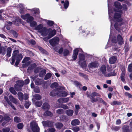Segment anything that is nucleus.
I'll use <instances>...</instances> for the list:
<instances>
[{
  "label": "nucleus",
  "instance_id": "nucleus-14",
  "mask_svg": "<svg viewBox=\"0 0 132 132\" xmlns=\"http://www.w3.org/2000/svg\"><path fill=\"white\" fill-rule=\"evenodd\" d=\"M9 97L10 100L13 103L16 104H19L18 100L14 98L12 96L10 95Z\"/></svg>",
  "mask_w": 132,
  "mask_h": 132
},
{
  "label": "nucleus",
  "instance_id": "nucleus-13",
  "mask_svg": "<svg viewBox=\"0 0 132 132\" xmlns=\"http://www.w3.org/2000/svg\"><path fill=\"white\" fill-rule=\"evenodd\" d=\"M78 51V48H76L73 51L72 56V58L74 60H75L77 57Z\"/></svg>",
  "mask_w": 132,
  "mask_h": 132
},
{
  "label": "nucleus",
  "instance_id": "nucleus-28",
  "mask_svg": "<svg viewBox=\"0 0 132 132\" xmlns=\"http://www.w3.org/2000/svg\"><path fill=\"white\" fill-rule=\"evenodd\" d=\"M17 94L19 100L21 101H22L23 98V93L21 92H19Z\"/></svg>",
  "mask_w": 132,
  "mask_h": 132
},
{
  "label": "nucleus",
  "instance_id": "nucleus-43",
  "mask_svg": "<svg viewBox=\"0 0 132 132\" xmlns=\"http://www.w3.org/2000/svg\"><path fill=\"white\" fill-rule=\"evenodd\" d=\"M16 84L18 85L21 87L23 86V85L24 84V82L21 80L19 81H18Z\"/></svg>",
  "mask_w": 132,
  "mask_h": 132
},
{
  "label": "nucleus",
  "instance_id": "nucleus-61",
  "mask_svg": "<svg viewBox=\"0 0 132 132\" xmlns=\"http://www.w3.org/2000/svg\"><path fill=\"white\" fill-rule=\"evenodd\" d=\"M125 95L126 96H128L129 98H132V95L129 93L128 92L125 93Z\"/></svg>",
  "mask_w": 132,
  "mask_h": 132
},
{
  "label": "nucleus",
  "instance_id": "nucleus-23",
  "mask_svg": "<svg viewBox=\"0 0 132 132\" xmlns=\"http://www.w3.org/2000/svg\"><path fill=\"white\" fill-rule=\"evenodd\" d=\"M60 120L61 121H67L68 120V117L65 115H61L60 117Z\"/></svg>",
  "mask_w": 132,
  "mask_h": 132
},
{
  "label": "nucleus",
  "instance_id": "nucleus-60",
  "mask_svg": "<svg viewBox=\"0 0 132 132\" xmlns=\"http://www.w3.org/2000/svg\"><path fill=\"white\" fill-rule=\"evenodd\" d=\"M79 75L80 76H81L82 77H84V78H86L87 77V76L84 73H81L79 72Z\"/></svg>",
  "mask_w": 132,
  "mask_h": 132
},
{
  "label": "nucleus",
  "instance_id": "nucleus-56",
  "mask_svg": "<svg viewBox=\"0 0 132 132\" xmlns=\"http://www.w3.org/2000/svg\"><path fill=\"white\" fill-rule=\"evenodd\" d=\"M62 98L63 103L67 102L69 100V98L68 97L63 98Z\"/></svg>",
  "mask_w": 132,
  "mask_h": 132
},
{
  "label": "nucleus",
  "instance_id": "nucleus-39",
  "mask_svg": "<svg viewBox=\"0 0 132 132\" xmlns=\"http://www.w3.org/2000/svg\"><path fill=\"white\" fill-rule=\"evenodd\" d=\"M63 53L64 56H67L68 55L69 53V52L67 49H65L64 50Z\"/></svg>",
  "mask_w": 132,
  "mask_h": 132
},
{
  "label": "nucleus",
  "instance_id": "nucleus-64",
  "mask_svg": "<svg viewBox=\"0 0 132 132\" xmlns=\"http://www.w3.org/2000/svg\"><path fill=\"white\" fill-rule=\"evenodd\" d=\"M122 9L124 10H126L127 9V5L125 4H123L122 6Z\"/></svg>",
  "mask_w": 132,
  "mask_h": 132
},
{
  "label": "nucleus",
  "instance_id": "nucleus-11",
  "mask_svg": "<svg viewBox=\"0 0 132 132\" xmlns=\"http://www.w3.org/2000/svg\"><path fill=\"white\" fill-rule=\"evenodd\" d=\"M117 60V57L116 56H112L109 59V62L111 64H113L116 63Z\"/></svg>",
  "mask_w": 132,
  "mask_h": 132
},
{
  "label": "nucleus",
  "instance_id": "nucleus-1",
  "mask_svg": "<svg viewBox=\"0 0 132 132\" xmlns=\"http://www.w3.org/2000/svg\"><path fill=\"white\" fill-rule=\"evenodd\" d=\"M114 5L115 7L114 9V11L117 12L114 14V20H115L117 22L115 23L114 27L117 30H118L121 29V26L122 24V23L121 22L122 19L120 18V17L122 13L121 9L122 6L120 3L117 1L114 2Z\"/></svg>",
  "mask_w": 132,
  "mask_h": 132
},
{
  "label": "nucleus",
  "instance_id": "nucleus-35",
  "mask_svg": "<svg viewBox=\"0 0 132 132\" xmlns=\"http://www.w3.org/2000/svg\"><path fill=\"white\" fill-rule=\"evenodd\" d=\"M123 132H130L129 129L128 127L127 126H124L123 128Z\"/></svg>",
  "mask_w": 132,
  "mask_h": 132
},
{
  "label": "nucleus",
  "instance_id": "nucleus-59",
  "mask_svg": "<svg viewBox=\"0 0 132 132\" xmlns=\"http://www.w3.org/2000/svg\"><path fill=\"white\" fill-rule=\"evenodd\" d=\"M120 127L115 126L113 127L112 129L115 131H117L120 129Z\"/></svg>",
  "mask_w": 132,
  "mask_h": 132
},
{
  "label": "nucleus",
  "instance_id": "nucleus-46",
  "mask_svg": "<svg viewBox=\"0 0 132 132\" xmlns=\"http://www.w3.org/2000/svg\"><path fill=\"white\" fill-rule=\"evenodd\" d=\"M42 103V102L41 101H37L35 103V105L38 107H40Z\"/></svg>",
  "mask_w": 132,
  "mask_h": 132
},
{
  "label": "nucleus",
  "instance_id": "nucleus-2",
  "mask_svg": "<svg viewBox=\"0 0 132 132\" xmlns=\"http://www.w3.org/2000/svg\"><path fill=\"white\" fill-rule=\"evenodd\" d=\"M23 57L22 54L19 53V51L18 50L14 51L12 54V61L11 62V64L12 65L14 64L16 60L15 65L16 66L18 65L20 61L22 59Z\"/></svg>",
  "mask_w": 132,
  "mask_h": 132
},
{
  "label": "nucleus",
  "instance_id": "nucleus-7",
  "mask_svg": "<svg viewBox=\"0 0 132 132\" xmlns=\"http://www.w3.org/2000/svg\"><path fill=\"white\" fill-rule=\"evenodd\" d=\"M112 43H118L120 45H121L124 43L123 38L120 34L118 35L117 39H116L115 38H113L112 40Z\"/></svg>",
  "mask_w": 132,
  "mask_h": 132
},
{
  "label": "nucleus",
  "instance_id": "nucleus-26",
  "mask_svg": "<svg viewBox=\"0 0 132 132\" xmlns=\"http://www.w3.org/2000/svg\"><path fill=\"white\" fill-rule=\"evenodd\" d=\"M61 3L62 4L64 3V8L65 9H67L69 4L68 1L67 0L64 2V1H61Z\"/></svg>",
  "mask_w": 132,
  "mask_h": 132
},
{
  "label": "nucleus",
  "instance_id": "nucleus-38",
  "mask_svg": "<svg viewBox=\"0 0 132 132\" xmlns=\"http://www.w3.org/2000/svg\"><path fill=\"white\" fill-rule=\"evenodd\" d=\"M75 107L76 110H75V113L76 114H77L80 108L79 105H75Z\"/></svg>",
  "mask_w": 132,
  "mask_h": 132
},
{
  "label": "nucleus",
  "instance_id": "nucleus-5",
  "mask_svg": "<svg viewBox=\"0 0 132 132\" xmlns=\"http://www.w3.org/2000/svg\"><path fill=\"white\" fill-rule=\"evenodd\" d=\"M30 128L33 132H39L40 129L37 124L34 121L30 123Z\"/></svg>",
  "mask_w": 132,
  "mask_h": 132
},
{
  "label": "nucleus",
  "instance_id": "nucleus-9",
  "mask_svg": "<svg viewBox=\"0 0 132 132\" xmlns=\"http://www.w3.org/2000/svg\"><path fill=\"white\" fill-rule=\"evenodd\" d=\"M21 17L24 20L27 19V22L30 21V20H32L33 19V17L32 16H30V15L28 14H27L24 15H21Z\"/></svg>",
  "mask_w": 132,
  "mask_h": 132
},
{
  "label": "nucleus",
  "instance_id": "nucleus-42",
  "mask_svg": "<svg viewBox=\"0 0 132 132\" xmlns=\"http://www.w3.org/2000/svg\"><path fill=\"white\" fill-rule=\"evenodd\" d=\"M52 75L50 73H48L46 74L44 77V79L47 80L50 78L51 76Z\"/></svg>",
  "mask_w": 132,
  "mask_h": 132
},
{
  "label": "nucleus",
  "instance_id": "nucleus-44",
  "mask_svg": "<svg viewBox=\"0 0 132 132\" xmlns=\"http://www.w3.org/2000/svg\"><path fill=\"white\" fill-rule=\"evenodd\" d=\"M58 84L56 82H54L52 84L51 86V87L52 88H56L58 86Z\"/></svg>",
  "mask_w": 132,
  "mask_h": 132
},
{
  "label": "nucleus",
  "instance_id": "nucleus-34",
  "mask_svg": "<svg viewBox=\"0 0 132 132\" xmlns=\"http://www.w3.org/2000/svg\"><path fill=\"white\" fill-rule=\"evenodd\" d=\"M116 72H115V70H114L113 72L110 73L106 75V77H110L114 76L116 75Z\"/></svg>",
  "mask_w": 132,
  "mask_h": 132
},
{
  "label": "nucleus",
  "instance_id": "nucleus-48",
  "mask_svg": "<svg viewBox=\"0 0 132 132\" xmlns=\"http://www.w3.org/2000/svg\"><path fill=\"white\" fill-rule=\"evenodd\" d=\"M44 114L45 115L48 116H52V114L51 112L49 111H47L45 112Z\"/></svg>",
  "mask_w": 132,
  "mask_h": 132
},
{
  "label": "nucleus",
  "instance_id": "nucleus-32",
  "mask_svg": "<svg viewBox=\"0 0 132 132\" xmlns=\"http://www.w3.org/2000/svg\"><path fill=\"white\" fill-rule=\"evenodd\" d=\"M32 12L34 14H38L39 13V9L38 8H35L32 9Z\"/></svg>",
  "mask_w": 132,
  "mask_h": 132
},
{
  "label": "nucleus",
  "instance_id": "nucleus-57",
  "mask_svg": "<svg viewBox=\"0 0 132 132\" xmlns=\"http://www.w3.org/2000/svg\"><path fill=\"white\" fill-rule=\"evenodd\" d=\"M47 23L48 25L50 26H52L54 23L52 21H48Z\"/></svg>",
  "mask_w": 132,
  "mask_h": 132
},
{
  "label": "nucleus",
  "instance_id": "nucleus-18",
  "mask_svg": "<svg viewBox=\"0 0 132 132\" xmlns=\"http://www.w3.org/2000/svg\"><path fill=\"white\" fill-rule=\"evenodd\" d=\"M4 99L7 101L8 103L11 106V107H12L13 109L15 110H16V108L12 105V103L9 100L8 98L6 96H5Z\"/></svg>",
  "mask_w": 132,
  "mask_h": 132
},
{
  "label": "nucleus",
  "instance_id": "nucleus-33",
  "mask_svg": "<svg viewBox=\"0 0 132 132\" xmlns=\"http://www.w3.org/2000/svg\"><path fill=\"white\" fill-rule=\"evenodd\" d=\"M97 101H98L100 102L103 103V104L106 105L107 103H106L102 99V98L100 97L97 98Z\"/></svg>",
  "mask_w": 132,
  "mask_h": 132
},
{
  "label": "nucleus",
  "instance_id": "nucleus-62",
  "mask_svg": "<svg viewBox=\"0 0 132 132\" xmlns=\"http://www.w3.org/2000/svg\"><path fill=\"white\" fill-rule=\"evenodd\" d=\"M34 91L36 93H39L40 92L39 88L38 87H37L34 88Z\"/></svg>",
  "mask_w": 132,
  "mask_h": 132
},
{
  "label": "nucleus",
  "instance_id": "nucleus-49",
  "mask_svg": "<svg viewBox=\"0 0 132 132\" xmlns=\"http://www.w3.org/2000/svg\"><path fill=\"white\" fill-rule=\"evenodd\" d=\"M31 104V103L30 102L26 101L25 102V106L27 108H28Z\"/></svg>",
  "mask_w": 132,
  "mask_h": 132
},
{
  "label": "nucleus",
  "instance_id": "nucleus-54",
  "mask_svg": "<svg viewBox=\"0 0 132 132\" xmlns=\"http://www.w3.org/2000/svg\"><path fill=\"white\" fill-rule=\"evenodd\" d=\"M128 71L129 72H132V63L129 65L128 68Z\"/></svg>",
  "mask_w": 132,
  "mask_h": 132
},
{
  "label": "nucleus",
  "instance_id": "nucleus-51",
  "mask_svg": "<svg viewBox=\"0 0 132 132\" xmlns=\"http://www.w3.org/2000/svg\"><path fill=\"white\" fill-rule=\"evenodd\" d=\"M72 130L74 132H77L79 131L80 129L79 127H75L72 128Z\"/></svg>",
  "mask_w": 132,
  "mask_h": 132
},
{
  "label": "nucleus",
  "instance_id": "nucleus-16",
  "mask_svg": "<svg viewBox=\"0 0 132 132\" xmlns=\"http://www.w3.org/2000/svg\"><path fill=\"white\" fill-rule=\"evenodd\" d=\"M80 122L78 119H75L72 121L71 122V125L72 126H76L79 125Z\"/></svg>",
  "mask_w": 132,
  "mask_h": 132
},
{
  "label": "nucleus",
  "instance_id": "nucleus-12",
  "mask_svg": "<svg viewBox=\"0 0 132 132\" xmlns=\"http://www.w3.org/2000/svg\"><path fill=\"white\" fill-rule=\"evenodd\" d=\"M59 89H55L52 91L50 93V95L52 96H55L56 95L58 96V92Z\"/></svg>",
  "mask_w": 132,
  "mask_h": 132
},
{
  "label": "nucleus",
  "instance_id": "nucleus-37",
  "mask_svg": "<svg viewBox=\"0 0 132 132\" xmlns=\"http://www.w3.org/2000/svg\"><path fill=\"white\" fill-rule=\"evenodd\" d=\"M14 88L15 89L18 91H21V87L16 84L15 85Z\"/></svg>",
  "mask_w": 132,
  "mask_h": 132
},
{
  "label": "nucleus",
  "instance_id": "nucleus-55",
  "mask_svg": "<svg viewBox=\"0 0 132 132\" xmlns=\"http://www.w3.org/2000/svg\"><path fill=\"white\" fill-rule=\"evenodd\" d=\"M30 58L28 57H27L25 58L22 61V63H24L25 62H26L27 61L29 60H30Z\"/></svg>",
  "mask_w": 132,
  "mask_h": 132
},
{
  "label": "nucleus",
  "instance_id": "nucleus-15",
  "mask_svg": "<svg viewBox=\"0 0 132 132\" xmlns=\"http://www.w3.org/2000/svg\"><path fill=\"white\" fill-rule=\"evenodd\" d=\"M59 93L58 94V96L60 97H65L67 95V92L65 91H62L59 89Z\"/></svg>",
  "mask_w": 132,
  "mask_h": 132
},
{
  "label": "nucleus",
  "instance_id": "nucleus-8",
  "mask_svg": "<svg viewBox=\"0 0 132 132\" xmlns=\"http://www.w3.org/2000/svg\"><path fill=\"white\" fill-rule=\"evenodd\" d=\"M99 65L98 62L97 61L92 62L88 65V67L90 70L92 71L95 70L96 68H97Z\"/></svg>",
  "mask_w": 132,
  "mask_h": 132
},
{
  "label": "nucleus",
  "instance_id": "nucleus-22",
  "mask_svg": "<svg viewBox=\"0 0 132 132\" xmlns=\"http://www.w3.org/2000/svg\"><path fill=\"white\" fill-rule=\"evenodd\" d=\"M74 111L72 110H68L65 111V113L69 116H71L73 115Z\"/></svg>",
  "mask_w": 132,
  "mask_h": 132
},
{
  "label": "nucleus",
  "instance_id": "nucleus-27",
  "mask_svg": "<svg viewBox=\"0 0 132 132\" xmlns=\"http://www.w3.org/2000/svg\"><path fill=\"white\" fill-rule=\"evenodd\" d=\"M11 51L12 49L11 47H9L7 48L6 50V55L8 57H10L11 56Z\"/></svg>",
  "mask_w": 132,
  "mask_h": 132
},
{
  "label": "nucleus",
  "instance_id": "nucleus-31",
  "mask_svg": "<svg viewBox=\"0 0 132 132\" xmlns=\"http://www.w3.org/2000/svg\"><path fill=\"white\" fill-rule=\"evenodd\" d=\"M46 71L45 70H43L39 73V76L40 77H43L45 75Z\"/></svg>",
  "mask_w": 132,
  "mask_h": 132
},
{
  "label": "nucleus",
  "instance_id": "nucleus-41",
  "mask_svg": "<svg viewBox=\"0 0 132 132\" xmlns=\"http://www.w3.org/2000/svg\"><path fill=\"white\" fill-rule=\"evenodd\" d=\"M125 72H122V73H121L120 76V78L121 80L123 82L125 81V80L124 78V77H125Z\"/></svg>",
  "mask_w": 132,
  "mask_h": 132
},
{
  "label": "nucleus",
  "instance_id": "nucleus-3",
  "mask_svg": "<svg viewBox=\"0 0 132 132\" xmlns=\"http://www.w3.org/2000/svg\"><path fill=\"white\" fill-rule=\"evenodd\" d=\"M35 29L38 30L41 34L43 36H46L47 34L48 31L45 27H43L42 24H39L35 28Z\"/></svg>",
  "mask_w": 132,
  "mask_h": 132
},
{
  "label": "nucleus",
  "instance_id": "nucleus-29",
  "mask_svg": "<svg viewBox=\"0 0 132 132\" xmlns=\"http://www.w3.org/2000/svg\"><path fill=\"white\" fill-rule=\"evenodd\" d=\"M56 127L58 129H61L63 126L62 124L60 122H57L55 125Z\"/></svg>",
  "mask_w": 132,
  "mask_h": 132
},
{
  "label": "nucleus",
  "instance_id": "nucleus-63",
  "mask_svg": "<svg viewBox=\"0 0 132 132\" xmlns=\"http://www.w3.org/2000/svg\"><path fill=\"white\" fill-rule=\"evenodd\" d=\"M120 102H118L116 101H114L112 103V105L118 104L119 105L120 104Z\"/></svg>",
  "mask_w": 132,
  "mask_h": 132
},
{
  "label": "nucleus",
  "instance_id": "nucleus-58",
  "mask_svg": "<svg viewBox=\"0 0 132 132\" xmlns=\"http://www.w3.org/2000/svg\"><path fill=\"white\" fill-rule=\"evenodd\" d=\"M10 129L9 128H6L3 129L2 130L3 132H9L10 131Z\"/></svg>",
  "mask_w": 132,
  "mask_h": 132
},
{
  "label": "nucleus",
  "instance_id": "nucleus-25",
  "mask_svg": "<svg viewBox=\"0 0 132 132\" xmlns=\"http://www.w3.org/2000/svg\"><path fill=\"white\" fill-rule=\"evenodd\" d=\"M6 53L5 49L3 47H1V44L0 43V54L3 55H4Z\"/></svg>",
  "mask_w": 132,
  "mask_h": 132
},
{
  "label": "nucleus",
  "instance_id": "nucleus-52",
  "mask_svg": "<svg viewBox=\"0 0 132 132\" xmlns=\"http://www.w3.org/2000/svg\"><path fill=\"white\" fill-rule=\"evenodd\" d=\"M23 127V124L21 123H20L17 125V127L19 129H22Z\"/></svg>",
  "mask_w": 132,
  "mask_h": 132
},
{
  "label": "nucleus",
  "instance_id": "nucleus-50",
  "mask_svg": "<svg viewBox=\"0 0 132 132\" xmlns=\"http://www.w3.org/2000/svg\"><path fill=\"white\" fill-rule=\"evenodd\" d=\"M4 120H6L8 122L10 120V118L7 115L5 114L4 116Z\"/></svg>",
  "mask_w": 132,
  "mask_h": 132
},
{
  "label": "nucleus",
  "instance_id": "nucleus-30",
  "mask_svg": "<svg viewBox=\"0 0 132 132\" xmlns=\"http://www.w3.org/2000/svg\"><path fill=\"white\" fill-rule=\"evenodd\" d=\"M33 98L37 100H40L41 98V96L38 94H36L33 96Z\"/></svg>",
  "mask_w": 132,
  "mask_h": 132
},
{
  "label": "nucleus",
  "instance_id": "nucleus-10",
  "mask_svg": "<svg viewBox=\"0 0 132 132\" xmlns=\"http://www.w3.org/2000/svg\"><path fill=\"white\" fill-rule=\"evenodd\" d=\"M46 123L47 124L48 126L50 127L48 128V130L50 132H55V129L53 127H51L52 125V122L50 121H48L46 122Z\"/></svg>",
  "mask_w": 132,
  "mask_h": 132
},
{
  "label": "nucleus",
  "instance_id": "nucleus-24",
  "mask_svg": "<svg viewBox=\"0 0 132 132\" xmlns=\"http://www.w3.org/2000/svg\"><path fill=\"white\" fill-rule=\"evenodd\" d=\"M43 80L42 79H39L37 78L35 81V83L36 85H39L42 84Z\"/></svg>",
  "mask_w": 132,
  "mask_h": 132
},
{
  "label": "nucleus",
  "instance_id": "nucleus-45",
  "mask_svg": "<svg viewBox=\"0 0 132 132\" xmlns=\"http://www.w3.org/2000/svg\"><path fill=\"white\" fill-rule=\"evenodd\" d=\"M14 121L16 122H21V120L20 118L18 117H15L14 119Z\"/></svg>",
  "mask_w": 132,
  "mask_h": 132
},
{
  "label": "nucleus",
  "instance_id": "nucleus-20",
  "mask_svg": "<svg viewBox=\"0 0 132 132\" xmlns=\"http://www.w3.org/2000/svg\"><path fill=\"white\" fill-rule=\"evenodd\" d=\"M34 18L32 20L30 19V21L28 22H29L30 26L32 27H35L37 25V23L35 21H33Z\"/></svg>",
  "mask_w": 132,
  "mask_h": 132
},
{
  "label": "nucleus",
  "instance_id": "nucleus-40",
  "mask_svg": "<svg viewBox=\"0 0 132 132\" xmlns=\"http://www.w3.org/2000/svg\"><path fill=\"white\" fill-rule=\"evenodd\" d=\"M10 92L12 94L14 95L16 94L17 93L16 91L14 90L13 87H11L9 89Z\"/></svg>",
  "mask_w": 132,
  "mask_h": 132
},
{
  "label": "nucleus",
  "instance_id": "nucleus-17",
  "mask_svg": "<svg viewBox=\"0 0 132 132\" xmlns=\"http://www.w3.org/2000/svg\"><path fill=\"white\" fill-rule=\"evenodd\" d=\"M56 33V30L54 29L50 31L48 34V39H49L54 36Z\"/></svg>",
  "mask_w": 132,
  "mask_h": 132
},
{
  "label": "nucleus",
  "instance_id": "nucleus-4",
  "mask_svg": "<svg viewBox=\"0 0 132 132\" xmlns=\"http://www.w3.org/2000/svg\"><path fill=\"white\" fill-rule=\"evenodd\" d=\"M79 64L82 68L85 67L86 65L84 55L82 54H79Z\"/></svg>",
  "mask_w": 132,
  "mask_h": 132
},
{
  "label": "nucleus",
  "instance_id": "nucleus-47",
  "mask_svg": "<svg viewBox=\"0 0 132 132\" xmlns=\"http://www.w3.org/2000/svg\"><path fill=\"white\" fill-rule=\"evenodd\" d=\"M31 67H29L28 70H31V69H33L36 66V64L35 63H34L33 64H31L30 65Z\"/></svg>",
  "mask_w": 132,
  "mask_h": 132
},
{
  "label": "nucleus",
  "instance_id": "nucleus-19",
  "mask_svg": "<svg viewBox=\"0 0 132 132\" xmlns=\"http://www.w3.org/2000/svg\"><path fill=\"white\" fill-rule=\"evenodd\" d=\"M100 69L102 73L106 76V75H107L106 74V69L105 66L104 65H102L100 68Z\"/></svg>",
  "mask_w": 132,
  "mask_h": 132
},
{
  "label": "nucleus",
  "instance_id": "nucleus-36",
  "mask_svg": "<svg viewBox=\"0 0 132 132\" xmlns=\"http://www.w3.org/2000/svg\"><path fill=\"white\" fill-rule=\"evenodd\" d=\"M56 112L58 114H61L64 113V111L63 109H60L56 110Z\"/></svg>",
  "mask_w": 132,
  "mask_h": 132
},
{
  "label": "nucleus",
  "instance_id": "nucleus-6",
  "mask_svg": "<svg viewBox=\"0 0 132 132\" xmlns=\"http://www.w3.org/2000/svg\"><path fill=\"white\" fill-rule=\"evenodd\" d=\"M60 39L57 37H55L49 40V42L50 45L52 46H54L58 45L59 43Z\"/></svg>",
  "mask_w": 132,
  "mask_h": 132
},
{
  "label": "nucleus",
  "instance_id": "nucleus-21",
  "mask_svg": "<svg viewBox=\"0 0 132 132\" xmlns=\"http://www.w3.org/2000/svg\"><path fill=\"white\" fill-rule=\"evenodd\" d=\"M50 107V105L47 103H46L43 104L42 106V108L44 110H48Z\"/></svg>",
  "mask_w": 132,
  "mask_h": 132
},
{
  "label": "nucleus",
  "instance_id": "nucleus-53",
  "mask_svg": "<svg viewBox=\"0 0 132 132\" xmlns=\"http://www.w3.org/2000/svg\"><path fill=\"white\" fill-rule=\"evenodd\" d=\"M59 107L65 109H68L69 108L67 106L64 104L61 105Z\"/></svg>",
  "mask_w": 132,
  "mask_h": 132
}]
</instances>
